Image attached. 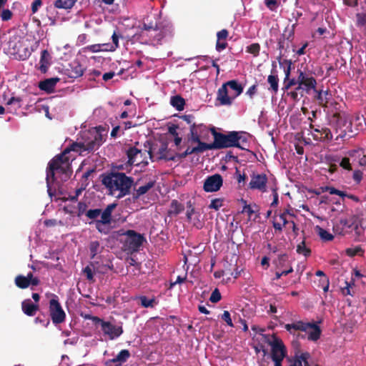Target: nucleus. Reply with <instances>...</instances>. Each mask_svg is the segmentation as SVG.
<instances>
[{
    "label": "nucleus",
    "instance_id": "f257e3e1",
    "mask_svg": "<svg viewBox=\"0 0 366 366\" xmlns=\"http://www.w3.org/2000/svg\"><path fill=\"white\" fill-rule=\"evenodd\" d=\"M82 142H74L60 154L55 156L48 164L46 169V183L48 192L50 193V183L55 181L56 172L64 175L63 180L66 181L69 178L71 173V162L74 159L69 156L71 152H76L79 155H84V152L90 153L99 149L103 143V136L97 131L89 132L84 134Z\"/></svg>",
    "mask_w": 366,
    "mask_h": 366
},
{
    "label": "nucleus",
    "instance_id": "f03ea898",
    "mask_svg": "<svg viewBox=\"0 0 366 366\" xmlns=\"http://www.w3.org/2000/svg\"><path fill=\"white\" fill-rule=\"evenodd\" d=\"M102 184L109 194L120 199L130 193L134 184V178L127 177L123 172H110L101 175Z\"/></svg>",
    "mask_w": 366,
    "mask_h": 366
},
{
    "label": "nucleus",
    "instance_id": "7ed1b4c3",
    "mask_svg": "<svg viewBox=\"0 0 366 366\" xmlns=\"http://www.w3.org/2000/svg\"><path fill=\"white\" fill-rule=\"evenodd\" d=\"M210 131L214 137V142L210 144L207 143L209 150L221 149L229 147L244 149L242 146V143H247V141L239 132L233 131L224 134L217 132L215 127L211 128Z\"/></svg>",
    "mask_w": 366,
    "mask_h": 366
},
{
    "label": "nucleus",
    "instance_id": "20e7f679",
    "mask_svg": "<svg viewBox=\"0 0 366 366\" xmlns=\"http://www.w3.org/2000/svg\"><path fill=\"white\" fill-rule=\"evenodd\" d=\"M243 92V86L237 80H230L223 84L217 91V99L221 105L230 106L234 99Z\"/></svg>",
    "mask_w": 366,
    "mask_h": 366
},
{
    "label": "nucleus",
    "instance_id": "39448f33",
    "mask_svg": "<svg viewBox=\"0 0 366 366\" xmlns=\"http://www.w3.org/2000/svg\"><path fill=\"white\" fill-rule=\"evenodd\" d=\"M272 341L269 340H267L272 347L271 355H267V350L264 348L262 349L264 358L269 360L277 359L283 360L287 354V350L282 341L275 335H272Z\"/></svg>",
    "mask_w": 366,
    "mask_h": 366
},
{
    "label": "nucleus",
    "instance_id": "423d86ee",
    "mask_svg": "<svg viewBox=\"0 0 366 366\" xmlns=\"http://www.w3.org/2000/svg\"><path fill=\"white\" fill-rule=\"evenodd\" d=\"M7 54L14 56L16 58L25 59L27 57L26 48L24 47L23 42L18 36H13L9 38L6 43Z\"/></svg>",
    "mask_w": 366,
    "mask_h": 366
},
{
    "label": "nucleus",
    "instance_id": "0eeeda50",
    "mask_svg": "<svg viewBox=\"0 0 366 366\" xmlns=\"http://www.w3.org/2000/svg\"><path fill=\"white\" fill-rule=\"evenodd\" d=\"M53 296V298L49 300V312L52 322L54 325H59L65 321L66 313L59 302L58 297L54 295Z\"/></svg>",
    "mask_w": 366,
    "mask_h": 366
},
{
    "label": "nucleus",
    "instance_id": "6e6552de",
    "mask_svg": "<svg viewBox=\"0 0 366 366\" xmlns=\"http://www.w3.org/2000/svg\"><path fill=\"white\" fill-rule=\"evenodd\" d=\"M298 74V83L304 87L305 92L309 94L311 91L316 92L317 81L310 73H307L300 69L297 71Z\"/></svg>",
    "mask_w": 366,
    "mask_h": 366
},
{
    "label": "nucleus",
    "instance_id": "1a4fd4ad",
    "mask_svg": "<svg viewBox=\"0 0 366 366\" xmlns=\"http://www.w3.org/2000/svg\"><path fill=\"white\" fill-rule=\"evenodd\" d=\"M223 184L222 177L219 174H215L207 177L204 180L203 189L207 192H217Z\"/></svg>",
    "mask_w": 366,
    "mask_h": 366
},
{
    "label": "nucleus",
    "instance_id": "9d476101",
    "mask_svg": "<svg viewBox=\"0 0 366 366\" xmlns=\"http://www.w3.org/2000/svg\"><path fill=\"white\" fill-rule=\"evenodd\" d=\"M124 234L127 237V243L129 249L133 251H137L145 241L144 237L134 230L129 229Z\"/></svg>",
    "mask_w": 366,
    "mask_h": 366
},
{
    "label": "nucleus",
    "instance_id": "9b49d317",
    "mask_svg": "<svg viewBox=\"0 0 366 366\" xmlns=\"http://www.w3.org/2000/svg\"><path fill=\"white\" fill-rule=\"evenodd\" d=\"M267 177L265 174H253L249 184L252 189H258L262 192L267 191Z\"/></svg>",
    "mask_w": 366,
    "mask_h": 366
},
{
    "label": "nucleus",
    "instance_id": "f8f14e48",
    "mask_svg": "<svg viewBox=\"0 0 366 366\" xmlns=\"http://www.w3.org/2000/svg\"><path fill=\"white\" fill-rule=\"evenodd\" d=\"M337 124L341 129L340 136L345 137L348 135L350 137L356 134L355 129H353L354 122L345 117H340L338 119Z\"/></svg>",
    "mask_w": 366,
    "mask_h": 366
},
{
    "label": "nucleus",
    "instance_id": "ddd939ff",
    "mask_svg": "<svg viewBox=\"0 0 366 366\" xmlns=\"http://www.w3.org/2000/svg\"><path fill=\"white\" fill-rule=\"evenodd\" d=\"M310 127L313 129L312 137L314 139L319 141H330L332 139V134L330 129L321 126L315 127L312 124Z\"/></svg>",
    "mask_w": 366,
    "mask_h": 366
},
{
    "label": "nucleus",
    "instance_id": "4468645a",
    "mask_svg": "<svg viewBox=\"0 0 366 366\" xmlns=\"http://www.w3.org/2000/svg\"><path fill=\"white\" fill-rule=\"evenodd\" d=\"M102 332L109 336L110 340L119 337L123 333L122 326L112 324L110 322H102Z\"/></svg>",
    "mask_w": 366,
    "mask_h": 366
},
{
    "label": "nucleus",
    "instance_id": "2eb2a0df",
    "mask_svg": "<svg viewBox=\"0 0 366 366\" xmlns=\"http://www.w3.org/2000/svg\"><path fill=\"white\" fill-rule=\"evenodd\" d=\"M127 155L128 157V164L129 166L132 165H136V166H142V167H146L148 164L147 161L141 160L137 161V157L138 155H140L142 157V150L132 147L129 148V149L127 151Z\"/></svg>",
    "mask_w": 366,
    "mask_h": 366
},
{
    "label": "nucleus",
    "instance_id": "dca6fc26",
    "mask_svg": "<svg viewBox=\"0 0 366 366\" xmlns=\"http://www.w3.org/2000/svg\"><path fill=\"white\" fill-rule=\"evenodd\" d=\"M84 69L78 61H74L69 64V67L64 69V74L69 78L76 79L84 74Z\"/></svg>",
    "mask_w": 366,
    "mask_h": 366
},
{
    "label": "nucleus",
    "instance_id": "f3484780",
    "mask_svg": "<svg viewBox=\"0 0 366 366\" xmlns=\"http://www.w3.org/2000/svg\"><path fill=\"white\" fill-rule=\"evenodd\" d=\"M347 155L351 159L352 164H357L360 166L366 165V152L362 148L350 150Z\"/></svg>",
    "mask_w": 366,
    "mask_h": 366
},
{
    "label": "nucleus",
    "instance_id": "a211bd4d",
    "mask_svg": "<svg viewBox=\"0 0 366 366\" xmlns=\"http://www.w3.org/2000/svg\"><path fill=\"white\" fill-rule=\"evenodd\" d=\"M187 222L192 224L194 227L199 229L204 224V221L201 219V214L197 210L190 209L189 212H186Z\"/></svg>",
    "mask_w": 366,
    "mask_h": 366
},
{
    "label": "nucleus",
    "instance_id": "6ab92c4d",
    "mask_svg": "<svg viewBox=\"0 0 366 366\" xmlns=\"http://www.w3.org/2000/svg\"><path fill=\"white\" fill-rule=\"evenodd\" d=\"M171 34V27H162L158 25V31L157 33L151 32L150 34H147V36L152 39V41L159 43L165 36Z\"/></svg>",
    "mask_w": 366,
    "mask_h": 366
},
{
    "label": "nucleus",
    "instance_id": "aec40b11",
    "mask_svg": "<svg viewBox=\"0 0 366 366\" xmlns=\"http://www.w3.org/2000/svg\"><path fill=\"white\" fill-rule=\"evenodd\" d=\"M39 309V305L32 303L29 299L25 300L21 302V310L27 316H34Z\"/></svg>",
    "mask_w": 366,
    "mask_h": 366
},
{
    "label": "nucleus",
    "instance_id": "412c9836",
    "mask_svg": "<svg viewBox=\"0 0 366 366\" xmlns=\"http://www.w3.org/2000/svg\"><path fill=\"white\" fill-rule=\"evenodd\" d=\"M206 127L202 124L196 125V124H192L190 126V134H191V141L194 143H197V146H201V143H204L201 141L199 132H201L203 129H205Z\"/></svg>",
    "mask_w": 366,
    "mask_h": 366
},
{
    "label": "nucleus",
    "instance_id": "4be33fe9",
    "mask_svg": "<svg viewBox=\"0 0 366 366\" xmlns=\"http://www.w3.org/2000/svg\"><path fill=\"white\" fill-rule=\"evenodd\" d=\"M310 327H307V330L305 331L308 334V340L312 341H317L320 339L321 335L320 327L314 322H307Z\"/></svg>",
    "mask_w": 366,
    "mask_h": 366
},
{
    "label": "nucleus",
    "instance_id": "5701e85b",
    "mask_svg": "<svg viewBox=\"0 0 366 366\" xmlns=\"http://www.w3.org/2000/svg\"><path fill=\"white\" fill-rule=\"evenodd\" d=\"M283 56L284 54L280 52L279 56L277 57V60L278 61L280 67H283L285 73L284 79L288 80L289 78H290L292 62L290 59H282Z\"/></svg>",
    "mask_w": 366,
    "mask_h": 366
},
{
    "label": "nucleus",
    "instance_id": "b1692460",
    "mask_svg": "<svg viewBox=\"0 0 366 366\" xmlns=\"http://www.w3.org/2000/svg\"><path fill=\"white\" fill-rule=\"evenodd\" d=\"M59 81V79L57 77L46 79L39 82V87L42 91L51 93L54 91L55 86Z\"/></svg>",
    "mask_w": 366,
    "mask_h": 366
},
{
    "label": "nucleus",
    "instance_id": "393cba45",
    "mask_svg": "<svg viewBox=\"0 0 366 366\" xmlns=\"http://www.w3.org/2000/svg\"><path fill=\"white\" fill-rule=\"evenodd\" d=\"M307 327H310V325L307 322L303 321H297L292 324H286L285 325V330L291 334H293L295 331L305 332L307 330Z\"/></svg>",
    "mask_w": 366,
    "mask_h": 366
},
{
    "label": "nucleus",
    "instance_id": "a878e982",
    "mask_svg": "<svg viewBox=\"0 0 366 366\" xmlns=\"http://www.w3.org/2000/svg\"><path fill=\"white\" fill-rule=\"evenodd\" d=\"M155 185V181L152 180L148 182L143 186L139 187L138 189H135V192L132 194V198L134 201L137 200L141 196L145 194Z\"/></svg>",
    "mask_w": 366,
    "mask_h": 366
},
{
    "label": "nucleus",
    "instance_id": "bb28decb",
    "mask_svg": "<svg viewBox=\"0 0 366 366\" xmlns=\"http://www.w3.org/2000/svg\"><path fill=\"white\" fill-rule=\"evenodd\" d=\"M117 204L116 203L109 204L103 211L102 210L100 219V220H102V222L111 224L112 214L113 210L117 207Z\"/></svg>",
    "mask_w": 366,
    "mask_h": 366
},
{
    "label": "nucleus",
    "instance_id": "cd10ccee",
    "mask_svg": "<svg viewBox=\"0 0 366 366\" xmlns=\"http://www.w3.org/2000/svg\"><path fill=\"white\" fill-rule=\"evenodd\" d=\"M267 82L269 84L268 89L274 94H277L279 89V78L277 74H270L267 76Z\"/></svg>",
    "mask_w": 366,
    "mask_h": 366
},
{
    "label": "nucleus",
    "instance_id": "c85d7f7f",
    "mask_svg": "<svg viewBox=\"0 0 366 366\" xmlns=\"http://www.w3.org/2000/svg\"><path fill=\"white\" fill-rule=\"evenodd\" d=\"M51 56L47 50H43L41 53L40 59V70L41 72L45 73L47 71L48 66L49 65V60Z\"/></svg>",
    "mask_w": 366,
    "mask_h": 366
},
{
    "label": "nucleus",
    "instance_id": "c756f323",
    "mask_svg": "<svg viewBox=\"0 0 366 366\" xmlns=\"http://www.w3.org/2000/svg\"><path fill=\"white\" fill-rule=\"evenodd\" d=\"M130 356L131 354L128 350H122L114 358L109 360V363L120 362L123 364L127 361Z\"/></svg>",
    "mask_w": 366,
    "mask_h": 366
},
{
    "label": "nucleus",
    "instance_id": "7c9ffc66",
    "mask_svg": "<svg viewBox=\"0 0 366 366\" xmlns=\"http://www.w3.org/2000/svg\"><path fill=\"white\" fill-rule=\"evenodd\" d=\"M310 357V353L303 352L297 357L290 366H310L308 362Z\"/></svg>",
    "mask_w": 366,
    "mask_h": 366
},
{
    "label": "nucleus",
    "instance_id": "2f4dec72",
    "mask_svg": "<svg viewBox=\"0 0 366 366\" xmlns=\"http://www.w3.org/2000/svg\"><path fill=\"white\" fill-rule=\"evenodd\" d=\"M15 285L17 287L20 289H26L29 287L30 285V282L29 280V273L26 276H24L21 274H19L15 277L14 280Z\"/></svg>",
    "mask_w": 366,
    "mask_h": 366
},
{
    "label": "nucleus",
    "instance_id": "473e14b6",
    "mask_svg": "<svg viewBox=\"0 0 366 366\" xmlns=\"http://www.w3.org/2000/svg\"><path fill=\"white\" fill-rule=\"evenodd\" d=\"M207 150H209L207 143H201V146L188 147L184 152L188 156L192 154H201Z\"/></svg>",
    "mask_w": 366,
    "mask_h": 366
},
{
    "label": "nucleus",
    "instance_id": "72a5a7b5",
    "mask_svg": "<svg viewBox=\"0 0 366 366\" xmlns=\"http://www.w3.org/2000/svg\"><path fill=\"white\" fill-rule=\"evenodd\" d=\"M170 104L173 107L176 108L177 110L182 111L184 109L185 101L181 96L176 95L172 97Z\"/></svg>",
    "mask_w": 366,
    "mask_h": 366
},
{
    "label": "nucleus",
    "instance_id": "f704fd0d",
    "mask_svg": "<svg viewBox=\"0 0 366 366\" xmlns=\"http://www.w3.org/2000/svg\"><path fill=\"white\" fill-rule=\"evenodd\" d=\"M78 0H56L54 5L56 8L70 9H71Z\"/></svg>",
    "mask_w": 366,
    "mask_h": 366
},
{
    "label": "nucleus",
    "instance_id": "c9c22d12",
    "mask_svg": "<svg viewBox=\"0 0 366 366\" xmlns=\"http://www.w3.org/2000/svg\"><path fill=\"white\" fill-rule=\"evenodd\" d=\"M184 209V206L177 199H173L170 204V214L177 215Z\"/></svg>",
    "mask_w": 366,
    "mask_h": 366
},
{
    "label": "nucleus",
    "instance_id": "e433bc0d",
    "mask_svg": "<svg viewBox=\"0 0 366 366\" xmlns=\"http://www.w3.org/2000/svg\"><path fill=\"white\" fill-rule=\"evenodd\" d=\"M351 226V224H350L347 219H342L340 220L339 224L333 227V229L339 234L343 235L345 234L344 228L350 229Z\"/></svg>",
    "mask_w": 366,
    "mask_h": 366
},
{
    "label": "nucleus",
    "instance_id": "4c0bfd02",
    "mask_svg": "<svg viewBox=\"0 0 366 366\" xmlns=\"http://www.w3.org/2000/svg\"><path fill=\"white\" fill-rule=\"evenodd\" d=\"M315 231L323 241L328 242L334 239V236L331 233L318 225L315 227Z\"/></svg>",
    "mask_w": 366,
    "mask_h": 366
},
{
    "label": "nucleus",
    "instance_id": "58836bf2",
    "mask_svg": "<svg viewBox=\"0 0 366 366\" xmlns=\"http://www.w3.org/2000/svg\"><path fill=\"white\" fill-rule=\"evenodd\" d=\"M315 92L317 93L315 95V99L318 102L319 104L322 107H325L328 102L327 97L328 95V92L327 91H317V89Z\"/></svg>",
    "mask_w": 366,
    "mask_h": 366
},
{
    "label": "nucleus",
    "instance_id": "ea45409f",
    "mask_svg": "<svg viewBox=\"0 0 366 366\" xmlns=\"http://www.w3.org/2000/svg\"><path fill=\"white\" fill-rule=\"evenodd\" d=\"M365 253L364 249L360 246H356L353 248H347L345 250V254L349 257H354L355 255L363 256Z\"/></svg>",
    "mask_w": 366,
    "mask_h": 366
},
{
    "label": "nucleus",
    "instance_id": "a19ab883",
    "mask_svg": "<svg viewBox=\"0 0 366 366\" xmlns=\"http://www.w3.org/2000/svg\"><path fill=\"white\" fill-rule=\"evenodd\" d=\"M90 258L94 259L101 252L100 244L98 241H92L89 244Z\"/></svg>",
    "mask_w": 366,
    "mask_h": 366
},
{
    "label": "nucleus",
    "instance_id": "79ce46f5",
    "mask_svg": "<svg viewBox=\"0 0 366 366\" xmlns=\"http://www.w3.org/2000/svg\"><path fill=\"white\" fill-rule=\"evenodd\" d=\"M297 252L307 257L310 256L311 249L306 247L305 242L303 240L297 246Z\"/></svg>",
    "mask_w": 366,
    "mask_h": 366
},
{
    "label": "nucleus",
    "instance_id": "37998d69",
    "mask_svg": "<svg viewBox=\"0 0 366 366\" xmlns=\"http://www.w3.org/2000/svg\"><path fill=\"white\" fill-rule=\"evenodd\" d=\"M159 153L160 154V159H164L166 160H172L176 161V157H172V155H169L167 151V145L164 144L159 149Z\"/></svg>",
    "mask_w": 366,
    "mask_h": 366
},
{
    "label": "nucleus",
    "instance_id": "c03bdc74",
    "mask_svg": "<svg viewBox=\"0 0 366 366\" xmlns=\"http://www.w3.org/2000/svg\"><path fill=\"white\" fill-rule=\"evenodd\" d=\"M224 275L232 276L234 278H237L239 275V272L236 271L235 274H234L232 271H227V269L225 268L222 270L216 271L214 274L216 278H220Z\"/></svg>",
    "mask_w": 366,
    "mask_h": 366
},
{
    "label": "nucleus",
    "instance_id": "a18cd8bd",
    "mask_svg": "<svg viewBox=\"0 0 366 366\" xmlns=\"http://www.w3.org/2000/svg\"><path fill=\"white\" fill-rule=\"evenodd\" d=\"M352 122H354L356 132L364 130L366 127L365 120L363 117H356Z\"/></svg>",
    "mask_w": 366,
    "mask_h": 366
},
{
    "label": "nucleus",
    "instance_id": "49530a36",
    "mask_svg": "<svg viewBox=\"0 0 366 366\" xmlns=\"http://www.w3.org/2000/svg\"><path fill=\"white\" fill-rule=\"evenodd\" d=\"M108 224L110 223H103L100 219L95 221V227L102 234H107L109 232V229L107 227Z\"/></svg>",
    "mask_w": 366,
    "mask_h": 366
},
{
    "label": "nucleus",
    "instance_id": "de8ad7c7",
    "mask_svg": "<svg viewBox=\"0 0 366 366\" xmlns=\"http://www.w3.org/2000/svg\"><path fill=\"white\" fill-rule=\"evenodd\" d=\"M140 304L143 307L148 308V307H154L155 305V299L152 298L149 299L146 296H141L139 297Z\"/></svg>",
    "mask_w": 366,
    "mask_h": 366
},
{
    "label": "nucleus",
    "instance_id": "09e8293b",
    "mask_svg": "<svg viewBox=\"0 0 366 366\" xmlns=\"http://www.w3.org/2000/svg\"><path fill=\"white\" fill-rule=\"evenodd\" d=\"M357 26L366 30V13H357L356 14Z\"/></svg>",
    "mask_w": 366,
    "mask_h": 366
},
{
    "label": "nucleus",
    "instance_id": "8fccbe9b",
    "mask_svg": "<svg viewBox=\"0 0 366 366\" xmlns=\"http://www.w3.org/2000/svg\"><path fill=\"white\" fill-rule=\"evenodd\" d=\"M293 35H294L293 31H291L290 33L289 36L287 38H285V35H282L278 39L277 46H278V49L280 50V53L281 52L282 54V50L285 49V41H286V40L292 41V39H290V38H292L293 36Z\"/></svg>",
    "mask_w": 366,
    "mask_h": 366
},
{
    "label": "nucleus",
    "instance_id": "3c124183",
    "mask_svg": "<svg viewBox=\"0 0 366 366\" xmlns=\"http://www.w3.org/2000/svg\"><path fill=\"white\" fill-rule=\"evenodd\" d=\"M298 77L295 78H289L288 80L284 79L283 81V87L282 90L288 91L291 87L296 86L298 83Z\"/></svg>",
    "mask_w": 366,
    "mask_h": 366
},
{
    "label": "nucleus",
    "instance_id": "603ef678",
    "mask_svg": "<svg viewBox=\"0 0 366 366\" xmlns=\"http://www.w3.org/2000/svg\"><path fill=\"white\" fill-rule=\"evenodd\" d=\"M21 102H22V99L19 97H12L11 98H10L8 102H6V104L9 105V106H12L14 105V110H16L18 109H20L21 107Z\"/></svg>",
    "mask_w": 366,
    "mask_h": 366
},
{
    "label": "nucleus",
    "instance_id": "864d4df0",
    "mask_svg": "<svg viewBox=\"0 0 366 366\" xmlns=\"http://www.w3.org/2000/svg\"><path fill=\"white\" fill-rule=\"evenodd\" d=\"M112 39L113 44H111L112 46H110L109 48L103 49L104 51H114L119 47V36L116 34V32H114V34L112 36Z\"/></svg>",
    "mask_w": 366,
    "mask_h": 366
},
{
    "label": "nucleus",
    "instance_id": "5fc2aeb1",
    "mask_svg": "<svg viewBox=\"0 0 366 366\" xmlns=\"http://www.w3.org/2000/svg\"><path fill=\"white\" fill-rule=\"evenodd\" d=\"M101 209H91L86 211V216L90 219L97 220V218L101 215Z\"/></svg>",
    "mask_w": 366,
    "mask_h": 366
},
{
    "label": "nucleus",
    "instance_id": "6e6d98bb",
    "mask_svg": "<svg viewBox=\"0 0 366 366\" xmlns=\"http://www.w3.org/2000/svg\"><path fill=\"white\" fill-rule=\"evenodd\" d=\"M260 45L258 43H253L247 47V51L257 56L259 54Z\"/></svg>",
    "mask_w": 366,
    "mask_h": 366
},
{
    "label": "nucleus",
    "instance_id": "4d7b16f0",
    "mask_svg": "<svg viewBox=\"0 0 366 366\" xmlns=\"http://www.w3.org/2000/svg\"><path fill=\"white\" fill-rule=\"evenodd\" d=\"M142 29L147 31V34H150L151 32L157 33L158 31V25L157 24L154 25L152 23H144Z\"/></svg>",
    "mask_w": 366,
    "mask_h": 366
},
{
    "label": "nucleus",
    "instance_id": "13d9d810",
    "mask_svg": "<svg viewBox=\"0 0 366 366\" xmlns=\"http://www.w3.org/2000/svg\"><path fill=\"white\" fill-rule=\"evenodd\" d=\"M322 191L323 192H328L330 194H337L340 197H344L346 196V194L342 192V191H340L339 189H335V187H325L324 188H322Z\"/></svg>",
    "mask_w": 366,
    "mask_h": 366
},
{
    "label": "nucleus",
    "instance_id": "bf43d9fd",
    "mask_svg": "<svg viewBox=\"0 0 366 366\" xmlns=\"http://www.w3.org/2000/svg\"><path fill=\"white\" fill-rule=\"evenodd\" d=\"M351 159L350 157H345L342 159V160L340 162V166L342 167L344 169H346L347 171H351L352 169V164L350 163Z\"/></svg>",
    "mask_w": 366,
    "mask_h": 366
},
{
    "label": "nucleus",
    "instance_id": "052dcab7",
    "mask_svg": "<svg viewBox=\"0 0 366 366\" xmlns=\"http://www.w3.org/2000/svg\"><path fill=\"white\" fill-rule=\"evenodd\" d=\"M223 205V199L216 198L211 201L209 208L218 210Z\"/></svg>",
    "mask_w": 366,
    "mask_h": 366
},
{
    "label": "nucleus",
    "instance_id": "680f3d73",
    "mask_svg": "<svg viewBox=\"0 0 366 366\" xmlns=\"http://www.w3.org/2000/svg\"><path fill=\"white\" fill-rule=\"evenodd\" d=\"M13 16L12 12L9 9H5L0 11V17L3 21H9Z\"/></svg>",
    "mask_w": 366,
    "mask_h": 366
},
{
    "label": "nucleus",
    "instance_id": "e2e57ef3",
    "mask_svg": "<svg viewBox=\"0 0 366 366\" xmlns=\"http://www.w3.org/2000/svg\"><path fill=\"white\" fill-rule=\"evenodd\" d=\"M221 298H222V296L219 292V290L217 288H215L211 294L209 300L212 303H217L221 300Z\"/></svg>",
    "mask_w": 366,
    "mask_h": 366
},
{
    "label": "nucleus",
    "instance_id": "0e129e2a",
    "mask_svg": "<svg viewBox=\"0 0 366 366\" xmlns=\"http://www.w3.org/2000/svg\"><path fill=\"white\" fill-rule=\"evenodd\" d=\"M271 189L273 195V201L272 202L270 206L274 207H277L279 203V195L277 193V188L276 187H272Z\"/></svg>",
    "mask_w": 366,
    "mask_h": 366
},
{
    "label": "nucleus",
    "instance_id": "69168bd1",
    "mask_svg": "<svg viewBox=\"0 0 366 366\" xmlns=\"http://www.w3.org/2000/svg\"><path fill=\"white\" fill-rule=\"evenodd\" d=\"M83 272L84 274H85L86 277V279L89 280V281H92V282H94V274H93V272H92V267H90V265H87L84 269H83Z\"/></svg>",
    "mask_w": 366,
    "mask_h": 366
},
{
    "label": "nucleus",
    "instance_id": "338daca9",
    "mask_svg": "<svg viewBox=\"0 0 366 366\" xmlns=\"http://www.w3.org/2000/svg\"><path fill=\"white\" fill-rule=\"evenodd\" d=\"M288 262V256L286 254H282L278 256L277 267H283Z\"/></svg>",
    "mask_w": 366,
    "mask_h": 366
},
{
    "label": "nucleus",
    "instance_id": "774afa93",
    "mask_svg": "<svg viewBox=\"0 0 366 366\" xmlns=\"http://www.w3.org/2000/svg\"><path fill=\"white\" fill-rule=\"evenodd\" d=\"M222 320H224L229 326L233 327L234 325L232 323V320L231 318L230 313L228 311H224L223 314L222 315Z\"/></svg>",
    "mask_w": 366,
    "mask_h": 366
}]
</instances>
